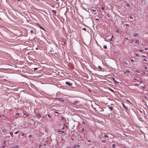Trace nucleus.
<instances>
[{
  "mask_svg": "<svg viewBox=\"0 0 148 148\" xmlns=\"http://www.w3.org/2000/svg\"><path fill=\"white\" fill-rule=\"evenodd\" d=\"M72 139L73 140V138H72Z\"/></svg>",
  "mask_w": 148,
  "mask_h": 148,
  "instance_id": "nucleus-54",
  "label": "nucleus"
},
{
  "mask_svg": "<svg viewBox=\"0 0 148 148\" xmlns=\"http://www.w3.org/2000/svg\"><path fill=\"white\" fill-rule=\"evenodd\" d=\"M115 32H116V33H119V32L118 31V29H117V30H116V31Z\"/></svg>",
  "mask_w": 148,
  "mask_h": 148,
  "instance_id": "nucleus-17",
  "label": "nucleus"
},
{
  "mask_svg": "<svg viewBox=\"0 0 148 148\" xmlns=\"http://www.w3.org/2000/svg\"><path fill=\"white\" fill-rule=\"evenodd\" d=\"M145 69H147V67H145Z\"/></svg>",
  "mask_w": 148,
  "mask_h": 148,
  "instance_id": "nucleus-43",
  "label": "nucleus"
},
{
  "mask_svg": "<svg viewBox=\"0 0 148 148\" xmlns=\"http://www.w3.org/2000/svg\"><path fill=\"white\" fill-rule=\"evenodd\" d=\"M84 132V128H83V129H82V131H81V132Z\"/></svg>",
  "mask_w": 148,
  "mask_h": 148,
  "instance_id": "nucleus-11",
  "label": "nucleus"
},
{
  "mask_svg": "<svg viewBox=\"0 0 148 148\" xmlns=\"http://www.w3.org/2000/svg\"><path fill=\"white\" fill-rule=\"evenodd\" d=\"M115 145L114 144H113L112 145V147L113 148H114L115 147Z\"/></svg>",
  "mask_w": 148,
  "mask_h": 148,
  "instance_id": "nucleus-16",
  "label": "nucleus"
},
{
  "mask_svg": "<svg viewBox=\"0 0 148 148\" xmlns=\"http://www.w3.org/2000/svg\"><path fill=\"white\" fill-rule=\"evenodd\" d=\"M76 147V146H75V145L74 146L73 148H75Z\"/></svg>",
  "mask_w": 148,
  "mask_h": 148,
  "instance_id": "nucleus-39",
  "label": "nucleus"
},
{
  "mask_svg": "<svg viewBox=\"0 0 148 148\" xmlns=\"http://www.w3.org/2000/svg\"><path fill=\"white\" fill-rule=\"evenodd\" d=\"M92 11H94V12H96V10H92Z\"/></svg>",
  "mask_w": 148,
  "mask_h": 148,
  "instance_id": "nucleus-40",
  "label": "nucleus"
},
{
  "mask_svg": "<svg viewBox=\"0 0 148 148\" xmlns=\"http://www.w3.org/2000/svg\"><path fill=\"white\" fill-rule=\"evenodd\" d=\"M57 132L58 133H59L60 132H61V131L59 130H57Z\"/></svg>",
  "mask_w": 148,
  "mask_h": 148,
  "instance_id": "nucleus-18",
  "label": "nucleus"
},
{
  "mask_svg": "<svg viewBox=\"0 0 148 148\" xmlns=\"http://www.w3.org/2000/svg\"><path fill=\"white\" fill-rule=\"evenodd\" d=\"M130 19H133V17H132L131 16H130Z\"/></svg>",
  "mask_w": 148,
  "mask_h": 148,
  "instance_id": "nucleus-34",
  "label": "nucleus"
},
{
  "mask_svg": "<svg viewBox=\"0 0 148 148\" xmlns=\"http://www.w3.org/2000/svg\"><path fill=\"white\" fill-rule=\"evenodd\" d=\"M102 142L103 143H105L106 142V141L105 140H103L102 141Z\"/></svg>",
  "mask_w": 148,
  "mask_h": 148,
  "instance_id": "nucleus-22",
  "label": "nucleus"
},
{
  "mask_svg": "<svg viewBox=\"0 0 148 148\" xmlns=\"http://www.w3.org/2000/svg\"><path fill=\"white\" fill-rule=\"evenodd\" d=\"M65 83H66V84L69 85L70 86H72V84H71V83H69V82H65Z\"/></svg>",
  "mask_w": 148,
  "mask_h": 148,
  "instance_id": "nucleus-2",
  "label": "nucleus"
},
{
  "mask_svg": "<svg viewBox=\"0 0 148 148\" xmlns=\"http://www.w3.org/2000/svg\"><path fill=\"white\" fill-rule=\"evenodd\" d=\"M127 7L129 8L130 7V5L128 4H127Z\"/></svg>",
  "mask_w": 148,
  "mask_h": 148,
  "instance_id": "nucleus-23",
  "label": "nucleus"
},
{
  "mask_svg": "<svg viewBox=\"0 0 148 148\" xmlns=\"http://www.w3.org/2000/svg\"><path fill=\"white\" fill-rule=\"evenodd\" d=\"M113 38V36L112 35V38H111V39L110 40L111 41H113V40H112Z\"/></svg>",
  "mask_w": 148,
  "mask_h": 148,
  "instance_id": "nucleus-14",
  "label": "nucleus"
},
{
  "mask_svg": "<svg viewBox=\"0 0 148 148\" xmlns=\"http://www.w3.org/2000/svg\"><path fill=\"white\" fill-rule=\"evenodd\" d=\"M138 71V73H139V71Z\"/></svg>",
  "mask_w": 148,
  "mask_h": 148,
  "instance_id": "nucleus-50",
  "label": "nucleus"
},
{
  "mask_svg": "<svg viewBox=\"0 0 148 148\" xmlns=\"http://www.w3.org/2000/svg\"><path fill=\"white\" fill-rule=\"evenodd\" d=\"M123 148H128L127 147H124Z\"/></svg>",
  "mask_w": 148,
  "mask_h": 148,
  "instance_id": "nucleus-47",
  "label": "nucleus"
},
{
  "mask_svg": "<svg viewBox=\"0 0 148 148\" xmlns=\"http://www.w3.org/2000/svg\"><path fill=\"white\" fill-rule=\"evenodd\" d=\"M61 132L62 134H64L65 133L63 131H61Z\"/></svg>",
  "mask_w": 148,
  "mask_h": 148,
  "instance_id": "nucleus-30",
  "label": "nucleus"
},
{
  "mask_svg": "<svg viewBox=\"0 0 148 148\" xmlns=\"http://www.w3.org/2000/svg\"><path fill=\"white\" fill-rule=\"evenodd\" d=\"M125 39H127V40H128V39L127 38H125Z\"/></svg>",
  "mask_w": 148,
  "mask_h": 148,
  "instance_id": "nucleus-49",
  "label": "nucleus"
},
{
  "mask_svg": "<svg viewBox=\"0 0 148 148\" xmlns=\"http://www.w3.org/2000/svg\"><path fill=\"white\" fill-rule=\"evenodd\" d=\"M104 137L105 138H107V137H108V136L107 135H105V136H104Z\"/></svg>",
  "mask_w": 148,
  "mask_h": 148,
  "instance_id": "nucleus-32",
  "label": "nucleus"
},
{
  "mask_svg": "<svg viewBox=\"0 0 148 148\" xmlns=\"http://www.w3.org/2000/svg\"><path fill=\"white\" fill-rule=\"evenodd\" d=\"M56 0L58 1L59 0Z\"/></svg>",
  "mask_w": 148,
  "mask_h": 148,
  "instance_id": "nucleus-55",
  "label": "nucleus"
},
{
  "mask_svg": "<svg viewBox=\"0 0 148 148\" xmlns=\"http://www.w3.org/2000/svg\"><path fill=\"white\" fill-rule=\"evenodd\" d=\"M78 102V101H73V102L74 103H77Z\"/></svg>",
  "mask_w": 148,
  "mask_h": 148,
  "instance_id": "nucleus-26",
  "label": "nucleus"
},
{
  "mask_svg": "<svg viewBox=\"0 0 148 148\" xmlns=\"http://www.w3.org/2000/svg\"><path fill=\"white\" fill-rule=\"evenodd\" d=\"M48 116L49 118H50L51 117L50 115L49 114L48 115Z\"/></svg>",
  "mask_w": 148,
  "mask_h": 148,
  "instance_id": "nucleus-28",
  "label": "nucleus"
},
{
  "mask_svg": "<svg viewBox=\"0 0 148 148\" xmlns=\"http://www.w3.org/2000/svg\"><path fill=\"white\" fill-rule=\"evenodd\" d=\"M148 49L147 48H145V50H147Z\"/></svg>",
  "mask_w": 148,
  "mask_h": 148,
  "instance_id": "nucleus-41",
  "label": "nucleus"
},
{
  "mask_svg": "<svg viewBox=\"0 0 148 148\" xmlns=\"http://www.w3.org/2000/svg\"><path fill=\"white\" fill-rule=\"evenodd\" d=\"M137 35H138L137 34H135L134 35H133V36L134 37H136L137 36Z\"/></svg>",
  "mask_w": 148,
  "mask_h": 148,
  "instance_id": "nucleus-8",
  "label": "nucleus"
},
{
  "mask_svg": "<svg viewBox=\"0 0 148 148\" xmlns=\"http://www.w3.org/2000/svg\"><path fill=\"white\" fill-rule=\"evenodd\" d=\"M139 51H140V52H143V49H140V50H139Z\"/></svg>",
  "mask_w": 148,
  "mask_h": 148,
  "instance_id": "nucleus-20",
  "label": "nucleus"
},
{
  "mask_svg": "<svg viewBox=\"0 0 148 148\" xmlns=\"http://www.w3.org/2000/svg\"><path fill=\"white\" fill-rule=\"evenodd\" d=\"M40 28H41V29H42V27H40Z\"/></svg>",
  "mask_w": 148,
  "mask_h": 148,
  "instance_id": "nucleus-53",
  "label": "nucleus"
},
{
  "mask_svg": "<svg viewBox=\"0 0 148 148\" xmlns=\"http://www.w3.org/2000/svg\"><path fill=\"white\" fill-rule=\"evenodd\" d=\"M113 79L115 83L117 84L118 83L114 79Z\"/></svg>",
  "mask_w": 148,
  "mask_h": 148,
  "instance_id": "nucleus-10",
  "label": "nucleus"
},
{
  "mask_svg": "<svg viewBox=\"0 0 148 148\" xmlns=\"http://www.w3.org/2000/svg\"><path fill=\"white\" fill-rule=\"evenodd\" d=\"M103 47H104V48H105V49H106V48H107V46H106V45H105V46H104Z\"/></svg>",
  "mask_w": 148,
  "mask_h": 148,
  "instance_id": "nucleus-27",
  "label": "nucleus"
},
{
  "mask_svg": "<svg viewBox=\"0 0 148 148\" xmlns=\"http://www.w3.org/2000/svg\"><path fill=\"white\" fill-rule=\"evenodd\" d=\"M107 16L108 17H110V14H107Z\"/></svg>",
  "mask_w": 148,
  "mask_h": 148,
  "instance_id": "nucleus-15",
  "label": "nucleus"
},
{
  "mask_svg": "<svg viewBox=\"0 0 148 148\" xmlns=\"http://www.w3.org/2000/svg\"><path fill=\"white\" fill-rule=\"evenodd\" d=\"M143 60L144 61H145V62H147V60H146L145 59H144Z\"/></svg>",
  "mask_w": 148,
  "mask_h": 148,
  "instance_id": "nucleus-31",
  "label": "nucleus"
},
{
  "mask_svg": "<svg viewBox=\"0 0 148 148\" xmlns=\"http://www.w3.org/2000/svg\"><path fill=\"white\" fill-rule=\"evenodd\" d=\"M142 57H145V56L144 55H143Z\"/></svg>",
  "mask_w": 148,
  "mask_h": 148,
  "instance_id": "nucleus-45",
  "label": "nucleus"
},
{
  "mask_svg": "<svg viewBox=\"0 0 148 148\" xmlns=\"http://www.w3.org/2000/svg\"><path fill=\"white\" fill-rule=\"evenodd\" d=\"M99 68H101L99 66Z\"/></svg>",
  "mask_w": 148,
  "mask_h": 148,
  "instance_id": "nucleus-51",
  "label": "nucleus"
},
{
  "mask_svg": "<svg viewBox=\"0 0 148 148\" xmlns=\"http://www.w3.org/2000/svg\"><path fill=\"white\" fill-rule=\"evenodd\" d=\"M38 69V68H34V70H37Z\"/></svg>",
  "mask_w": 148,
  "mask_h": 148,
  "instance_id": "nucleus-33",
  "label": "nucleus"
},
{
  "mask_svg": "<svg viewBox=\"0 0 148 148\" xmlns=\"http://www.w3.org/2000/svg\"><path fill=\"white\" fill-rule=\"evenodd\" d=\"M77 147H80V146L79 145H78L77 146Z\"/></svg>",
  "mask_w": 148,
  "mask_h": 148,
  "instance_id": "nucleus-37",
  "label": "nucleus"
},
{
  "mask_svg": "<svg viewBox=\"0 0 148 148\" xmlns=\"http://www.w3.org/2000/svg\"><path fill=\"white\" fill-rule=\"evenodd\" d=\"M136 56H137V57H138L139 56V55L138 54V53H136Z\"/></svg>",
  "mask_w": 148,
  "mask_h": 148,
  "instance_id": "nucleus-25",
  "label": "nucleus"
},
{
  "mask_svg": "<svg viewBox=\"0 0 148 148\" xmlns=\"http://www.w3.org/2000/svg\"><path fill=\"white\" fill-rule=\"evenodd\" d=\"M64 127H63L62 128V130H64Z\"/></svg>",
  "mask_w": 148,
  "mask_h": 148,
  "instance_id": "nucleus-35",
  "label": "nucleus"
},
{
  "mask_svg": "<svg viewBox=\"0 0 148 148\" xmlns=\"http://www.w3.org/2000/svg\"><path fill=\"white\" fill-rule=\"evenodd\" d=\"M61 101H63V100H62Z\"/></svg>",
  "mask_w": 148,
  "mask_h": 148,
  "instance_id": "nucleus-52",
  "label": "nucleus"
},
{
  "mask_svg": "<svg viewBox=\"0 0 148 148\" xmlns=\"http://www.w3.org/2000/svg\"><path fill=\"white\" fill-rule=\"evenodd\" d=\"M108 106V107H109V109H110L111 111H112V110H113V107H112V106H110H110Z\"/></svg>",
  "mask_w": 148,
  "mask_h": 148,
  "instance_id": "nucleus-5",
  "label": "nucleus"
},
{
  "mask_svg": "<svg viewBox=\"0 0 148 148\" xmlns=\"http://www.w3.org/2000/svg\"><path fill=\"white\" fill-rule=\"evenodd\" d=\"M101 10H104V8H104V7H103V6H102V7H101Z\"/></svg>",
  "mask_w": 148,
  "mask_h": 148,
  "instance_id": "nucleus-13",
  "label": "nucleus"
},
{
  "mask_svg": "<svg viewBox=\"0 0 148 148\" xmlns=\"http://www.w3.org/2000/svg\"><path fill=\"white\" fill-rule=\"evenodd\" d=\"M19 132L18 131H17V132H15L14 133V134H17Z\"/></svg>",
  "mask_w": 148,
  "mask_h": 148,
  "instance_id": "nucleus-21",
  "label": "nucleus"
},
{
  "mask_svg": "<svg viewBox=\"0 0 148 148\" xmlns=\"http://www.w3.org/2000/svg\"><path fill=\"white\" fill-rule=\"evenodd\" d=\"M6 132V130L5 129H3L2 130V132L3 133H5Z\"/></svg>",
  "mask_w": 148,
  "mask_h": 148,
  "instance_id": "nucleus-6",
  "label": "nucleus"
},
{
  "mask_svg": "<svg viewBox=\"0 0 148 148\" xmlns=\"http://www.w3.org/2000/svg\"><path fill=\"white\" fill-rule=\"evenodd\" d=\"M143 73L144 74H145V72L144 71H143Z\"/></svg>",
  "mask_w": 148,
  "mask_h": 148,
  "instance_id": "nucleus-38",
  "label": "nucleus"
},
{
  "mask_svg": "<svg viewBox=\"0 0 148 148\" xmlns=\"http://www.w3.org/2000/svg\"><path fill=\"white\" fill-rule=\"evenodd\" d=\"M134 58H130V61L132 62H134Z\"/></svg>",
  "mask_w": 148,
  "mask_h": 148,
  "instance_id": "nucleus-3",
  "label": "nucleus"
},
{
  "mask_svg": "<svg viewBox=\"0 0 148 148\" xmlns=\"http://www.w3.org/2000/svg\"><path fill=\"white\" fill-rule=\"evenodd\" d=\"M32 136L31 135H29V136H28V137L29 138H30L32 137Z\"/></svg>",
  "mask_w": 148,
  "mask_h": 148,
  "instance_id": "nucleus-24",
  "label": "nucleus"
},
{
  "mask_svg": "<svg viewBox=\"0 0 148 148\" xmlns=\"http://www.w3.org/2000/svg\"><path fill=\"white\" fill-rule=\"evenodd\" d=\"M96 19L97 20H98V21L99 20V18H96Z\"/></svg>",
  "mask_w": 148,
  "mask_h": 148,
  "instance_id": "nucleus-42",
  "label": "nucleus"
},
{
  "mask_svg": "<svg viewBox=\"0 0 148 148\" xmlns=\"http://www.w3.org/2000/svg\"><path fill=\"white\" fill-rule=\"evenodd\" d=\"M18 147L17 145H15L14 147H12L11 148H17Z\"/></svg>",
  "mask_w": 148,
  "mask_h": 148,
  "instance_id": "nucleus-7",
  "label": "nucleus"
},
{
  "mask_svg": "<svg viewBox=\"0 0 148 148\" xmlns=\"http://www.w3.org/2000/svg\"><path fill=\"white\" fill-rule=\"evenodd\" d=\"M123 107L125 109H127V108L123 104Z\"/></svg>",
  "mask_w": 148,
  "mask_h": 148,
  "instance_id": "nucleus-19",
  "label": "nucleus"
},
{
  "mask_svg": "<svg viewBox=\"0 0 148 148\" xmlns=\"http://www.w3.org/2000/svg\"><path fill=\"white\" fill-rule=\"evenodd\" d=\"M69 148H71L69 147Z\"/></svg>",
  "mask_w": 148,
  "mask_h": 148,
  "instance_id": "nucleus-56",
  "label": "nucleus"
},
{
  "mask_svg": "<svg viewBox=\"0 0 148 148\" xmlns=\"http://www.w3.org/2000/svg\"><path fill=\"white\" fill-rule=\"evenodd\" d=\"M87 141L88 142H90V141L89 140H88Z\"/></svg>",
  "mask_w": 148,
  "mask_h": 148,
  "instance_id": "nucleus-46",
  "label": "nucleus"
},
{
  "mask_svg": "<svg viewBox=\"0 0 148 148\" xmlns=\"http://www.w3.org/2000/svg\"><path fill=\"white\" fill-rule=\"evenodd\" d=\"M123 63H124L126 64H127V60H124Z\"/></svg>",
  "mask_w": 148,
  "mask_h": 148,
  "instance_id": "nucleus-4",
  "label": "nucleus"
},
{
  "mask_svg": "<svg viewBox=\"0 0 148 148\" xmlns=\"http://www.w3.org/2000/svg\"><path fill=\"white\" fill-rule=\"evenodd\" d=\"M82 29H83V30H86V29H85V28H83Z\"/></svg>",
  "mask_w": 148,
  "mask_h": 148,
  "instance_id": "nucleus-48",
  "label": "nucleus"
},
{
  "mask_svg": "<svg viewBox=\"0 0 148 148\" xmlns=\"http://www.w3.org/2000/svg\"><path fill=\"white\" fill-rule=\"evenodd\" d=\"M136 43H139V41L138 40H136Z\"/></svg>",
  "mask_w": 148,
  "mask_h": 148,
  "instance_id": "nucleus-12",
  "label": "nucleus"
},
{
  "mask_svg": "<svg viewBox=\"0 0 148 148\" xmlns=\"http://www.w3.org/2000/svg\"><path fill=\"white\" fill-rule=\"evenodd\" d=\"M133 40H132L131 42V43H133Z\"/></svg>",
  "mask_w": 148,
  "mask_h": 148,
  "instance_id": "nucleus-44",
  "label": "nucleus"
},
{
  "mask_svg": "<svg viewBox=\"0 0 148 148\" xmlns=\"http://www.w3.org/2000/svg\"><path fill=\"white\" fill-rule=\"evenodd\" d=\"M24 135H24V134H23V133H22V135H22V136H24Z\"/></svg>",
  "mask_w": 148,
  "mask_h": 148,
  "instance_id": "nucleus-36",
  "label": "nucleus"
},
{
  "mask_svg": "<svg viewBox=\"0 0 148 148\" xmlns=\"http://www.w3.org/2000/svg\"><path fill=\"white\" fill-rule=\"evenodd\" d=\"M10 134L11 135V136L12 137H13V133L12 132H10Z\"/></svg>",
  "mask_w": 148,
  "mask_h": 148,
  "instance_id": "nucleus-9",
  "label": "nucleus"
},
{
  "mask_svg": "<svg viewBox=\"0 0 148 148\" xmlns=\"http://www.w3.org/2000/svg\"><path fill=\"white\" fill-rule=\"evenodd\" d=\"M36 117H37L38 119H39L41 115L40 113H38L36 115Z\"/></svg>",
  "mask_w": 148,
  "mask_h": 148,
  "instance_id": "nucleus-1",
  "label": "nucleus"
},
{
  "mask_svg": "<svg viewBox=\"0 0 148 148\" xmlns=\"http://www.w3.org/2000/svg\"><path fill=\"white\" fill-rule=\"evenodd\" d=\"M16 116H19V114L18 113H16Z\"/></svg>",
  "mask_w": 148,
  "mask_h": 148,
  "instance_id": "nucleus-29",
  "label": "nucleus"
}]
</instances>
